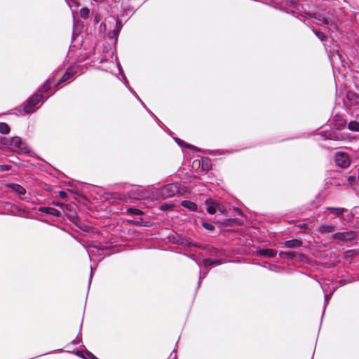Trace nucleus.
Listing matches in <instances>:
<instances>
[{
  "mask_svg": "<svg viewBox=\"0 0 359 359\" xmlns=\"http://www.w3.org/2000/svg\"><path fill=\"white\" fill-rule=\"evenodd\" d=\"M183 193L181 185L178 183H172L163 186L159 189L158 195L163 198H168L174 196L175 194Z\"/></svg>",
  "mask_w": 359,
  "mask_h": 359,
  "instance_id": "f257e3e1",
  "label": "nucleus"
},
{
  "mask_svg": "<svg viewBox=\"0 0 359 359\" xmlns=\"http://www.w3.org/2000/svg\"><path fill=\"white\" fill-rule=\"evenodd\" d=\"M9 144L13 149L20 153L25 154L29 151L27 144L22 142L21 138L19 137H13L11 138Z\"/></svg>",
  "mask_w": 359,
  "mask_h": 359,
  "instance_id": "f03ea898",
  "label": "nucleus"
},
{
  "mask_svg": "<svg viewBox=\"0 0 359 359\" xmlns=\"http://www.w3.org/2000/svg\"><path fill=\"white\" fill-rule=\"evenodd\" d=\"M42 95L38 93L34 94L30 97L24 106V111L25 114L34 112L35 111L34 106L42 100Z\"/></svg>",
  "mask_w": 359,
  "mask_h": 359,
  "instance_id": "7ed1b4c3",
  "label": "nucleus"
},
{
  "mask_svg": "<svg viewBox=\"0 0 359 359\" xmlns=\"http://www.w3.org/2000/svg\"><path fill=\"white\" fill-rule=\"evenodd\" d=\"M334 160L337 165L341 168H348L351 164L349 157L345 153L339 152L336 154Z\"/></svg>",
  "mask_w": 359,
  "mask_h": 359,
  "instance_id": "20e7f679",
  "label": "nucleus"
},
{
  "mask_svg": "<svg viewBox=\"0 0 359 359\" xmlns=\"http://www.w3.org/2000/svg\"><path fill=\"white\" fill-rule=\"evenodd\" d=\"M354 233L353 232H338L333 235L332 238L334 240H340L342 241H351L354 238Z\"/></svg>",
  "mask_w": 359,
  "mask_h": 359,
  "instance_id": "39448f33",
  "label": "nucleus"
},
{
  "mask_svg": "<svg viewBox=\"0 0 359 359\" xmlns=\"http://www.w3.org/2000/svg\"><path fill=\"white\" fill-rule=\"evenodd\" d=\"M79 69L78 66L76 67H70L67 69L65 74L63 75V76L60 79V83H63L70 79L72 76H73L76 72Z\"/></svg>",
  "mask_w": 359,
  "mask_h": 359,
  "instance_id": "423d86ee",
  "label": "nucleus"
},
{
  "mask_svg": "<svg viewBox=\"0 0 359 359\" xmlns=\"http://www.w3.org/2000/svg\"><path fill=\"white\" fill-rule=\"evenodd\" d=\"M318 231L320 234L333 233L335 231V226L334 224H323L318 227Z\"/></svg>",
  "mask_w": 359,
  "mask_h": 359,
  "instance_id": "0eeeda50",
  "label": "nucleus"
},
{
  "mask_svg": "<svg viewBox=\"0 0 359 359\" xmlns=\"http://www.w3.org/2000/svg\"><path fill=\"white\" fill-rule=\"evenodd\" d=\"M206 210L210 215H213L217 212V203L212 199H207L205 201Z\"/></svg>",
  "mask_w": 359,
  "mask_h": 359,
  "instance_id": "6e6552de",
  "label": "nucleus"
},
{
  "mask_svg": "<svg viewBox=\"0 0 359 359\" xmlns=\"http://www.w3.org/2000/svg\"><path fill=\"white\" fill-rule=\"evenodd\" d=\"M351 104L359 108V95L354 92L348 91L346 95Z\"/></svg>",
  "mask_w": 359,
  "mask_h": 359,
  "instance_id": "1a4fd4ad",
  "label": "nucleus"
},
{
  "mask_svg": "<svg viewBox=\"0 0 359 359\" xmlns=\"http://www.w3.org/2000/svg\"><path fill=\"white\" fill-rule=\"evenodd\" d=\"M258 255L266 257H274L277 255V251L273 249H262L257 252Z\"/></svg>",
  "mask_w": 359,
  "mask_h": 359,
  "instance_id": "9d476101",
  "label": "nucleus"
},
{
  "mask_svg": "<svg viewBox=\"0 0 359 359\" xmlns=\"http://www.w3.org/2000/svg\"><path fill=\"white\" fill-rule=\"evenodd\" d=\"M302 244H303L302 241H301L298 239H293V240L285 241L283 243V246L285 248H296L302 246Z\"/></svg>",
  "mask_w": 359,
  "mask_h": 359,
  "instance_id": "9b49d317",
  "label": "nucleus"
},
{
  "mask_svg": "<svg viewBox=\"0 0 359 359\" xmlns=\"http://www.w3.org/2000/svg\"><path fill=\"white\" fill-rule=\"evenodd\" d=\"M40 210L42 212H44V213H46V214H49V215H53V216H56V217H60L61 213L59 210L55 209V208H47V207H44V208H41L40 209Z\"/></svg>",
  "mask_w": 359,
  "mask_h": 359,
  "instance_id": "f8f14e48",
  "label": "nucleus"
},
{
  "mask_svg": "<svg viewBox=\"0 0 359 359\" xmlns=\"http://www.w3.org/2000/svg\"><path fill=\"white\" fill-rule=\"evenodd\" d=\"M326 209L330 210L332 214L336 216L342 215L346 210L344 208L327 207Z\"/></svg>",
  "mask_w": 359,
  "mask_h": 359,
  "instance_id": "ddd939ff",
  "label": "nucleus"
},
{
  "mask_svg": "<svg viewBox=\"0 0 359 359\" xmlns=\"http://www.w3.org/2000/svg\"><path fill=\"white\" fill-rule=\"evenodd\" d=\"M182 205L186 208L189 209L190 210H192V211H195L197 209L196 204L191 201H182Z\"/></svg>",
  "mask_w": 359,
  "mask_h": 359,
  "instance_id": "4468645a",
  "label": "nucleus"
},
{
  "mask_svg": "<svg viewBox=\"0 0 359 359\" xmlns=\"http://www.w3.org/2000/svg\"><path fill=\"white\" fill-rule=\"evenodd\" d=\"M296 253L294 252H280L279 257L280 258H285L287 259H293L295 257Z\"/></svg>",
  "mask_w": 359,
  "mask_h": 359,
  "instance_id": "2eb2a0df",
  "label": "nucleus"
},
{
  "mask_svg": "<svg viewBox=\"0 0 359 359\" xmlns=\"http://www.w3.org/2000/svg\"><path fill=\"white\" fill-rule=\"evenodd\" d=\"M221 264V262L218 259H216V260H212V259H205L203 260V264L206 266V267H209V266H218Z\"/></svg>",
  "mask_w": 359,
  "mask_h": 359,
  "instance_id": "dca6fc26",
  "label": "nucleus"
},
{
  "mask_svg": "<svg viewBox=\"0 0 359 359\" xmlns=\"http://www.w3.org/2000/svg\"><path fill=\"white\" fill-rule=\"evenodd\" d=\"M11 188L20 195H25L26 193L25 189L18 184H13L11 185Z\"/></svg>",
  "mask_w": 359,
  "mask_h": 359,
  "instance_id": "f3484780",
  "label": "nucleus"
},
{
  "mask_svg": "<svg viewBox=\"0 0 359 359\" xmlns=\"http://www.w3.org/2000/svg\"><path fill=\"white\" fill-rule=\"evenodd\" d=\"M348 128L350 130L359 132V122L352 121L348 123Z\"/></svg>",
  "mask_w": 359,
  "mask_h": 359,
  "instance_id": "a211bd4d",
  "label": "nucleus"
},
{
  "mask_svg": "<svg viewBox=\"0 0 359 359\" xmlns=\"http://www.w3.org/2000/svg\"><path fill=\"white\" fill-rule=\"evenodd\" d=\"M10 132V127L6 123H0V133L1 134H8Z\"/></svg>",
  "mask_w": 359,
  "mask_h": 359,
  "instance_id": "6ab92c4d",
  "label": "nucleus"
},
{
  "mask_svg": "<svg viewBox=\"0 0 359 359\" xmlns=\"http://www.w3.org/2000/svg\"><path fill=\"white\" fill-rule=\"evenodd\" d=\"M52 83H53V81L50 79H48L46 82V83L39 88V91L40 93H43V92L48 91V89L50 88V86L52 85Z\"/></svg>",
  "mask_w": 359,
  "mask_h": 359,
  "instance_id": "aec40b11",
  "label": "nucleus"
},
{
  "mask_svg": "<svg viewBox=\"0 0 359 359\" xmlns=\"http://www.w3.org/2000/svg\"><path fill=\"white\" fill-rule=\"evenodd\" d=\"M79 13H80L81 17L86 19L89 17L90 9L88 8L87 7H83L80 10Z\"/></svg>",
  "mask_w": 359,
  "mask_h": 359,
  "instance_id": "412c9836",
  "label": "nucleus"
},
{
  "mask_svg": "<svg viewBox=\"0 0 359 359\" xmlns=\"http://www.w3.org/2000/svg\"><path fill=\"white\" fill-rule=\"evenodd\" d=\"M177 143L181 146V147H187L188 148H191L196 151H198V149H196V147H195L194 146H192L191 144H187L185 143L184 141H182V140L179 139V138H176L175 139Z\"/></svg>",
  "mask_w": 359,
  "mask_h": 359,
  "instance_id": "4be33fe9",
  "label": "nucleus"
},
{
  "mask_svg": "<svg viewBox=\"0 0 359 359\" xmlns=\"http://www.w3.org/2000/svg\"><path fill=\"white\" fill-rule=\"evenodd\" d=\"M128 213L135 215H140L142 214V211L136 208H129L127 210Z\"/></svg>",
  "mask_w": 359,
  "mask_h": 359,
  "instance_id": "5701e85b",
  "label": "nucleus"
},
{
  "mask_svg": "<svg viewBox=\"0 0 359 359\" xmlns=\"http://www.w3.org/2000/svg\"><path fill=\"white\" fill-rule=\"evenodd\" d=\"M315 34L316 35V36L320 40V41H324L325 39H326V36L325 35L324 33H323L322 32H320V31H316L314 32Z\"/></svg>",
  "mask_w": 359,
  "mask_h": 359,
  "instance_id": "b1692460",
  "label": "nucleus"
},
{
  "mask_svg": "<svg viewBox=\"0 0 359 359\" xmlns=\"http://www.w3.org/2000/svg\"><path fill=\"white\" fill-rule=\"evenodd\" d=\"M83 358H85L86 359H98L92 353L89 351H86L85 353V355H83Z\"/></svg>",
  "mask_w": 359,
  "mask_h": 359,
  "instance_id": "393cba45",
  "label": "nucleus"
},
{
  "mask_svg": "<svg viewBox=\"0 0 359 359\" xmlns=\"http://www.w3.org/2000/svg\"><path fill=\"white\" fill-rule=\"evenodd\" d=\"M203 226L205 229H206L208 230H210V231H212L215 229V227H214V226L212 224L207 223V222L203 223Z\"/></svg>",
  "mask_w": 359,
  "mask_h": 359,
  "instance_id": "a878e982",
  "label": "nucleus"
},
{
  "mask_svg": "<svg viewBox=\"0 0 359 359\" xmlns=\"http://www.w3.org/2000/svg\"><path fill=\"white\" fill-rule=\"evenodd\" d=\"M217 211L220 212L222 214H225L226 210L223 205L217 203Z\"/></svg>",
  "mask_w": 359,
  "mask_h": 359,
  "instance_id": "bb28decb",
  "label": "nucleus"
},
{
  "mask_svg": "<svg viewBox=\"0 0 359 359\" xmlns=\"http://www.w3.org/2000/svg\"><path fill=\"white\" fill-rule=\"evenodd\" d=\"M348 181L349 182V183H350L351 184H354V183H356L357 182H358V177L356 178V177H355V176H349V177H348Z\"/></svg>",
  "mask_w": 359,
  "mask_h": 359,
  "instance_id": "cd10ccee",
  "label": "nucleus"
},
{
  "mask_svg": "<svg viewBox=\"0 0 359 359\" xmlns=\"http://www.w3.org/2000/svg\"><path fill=\"white\" fill-rule=\"evenodd\" d=\"M202 169L208 170L209 169V162H205L204 161L202 163Z\"/></svg>",
  "mask_w": 359,
  "mask_h": 359,
  "instance_id": "c85d7f7f",
  "label": "nucleus"
},
{
  "mask_svg": "<svg viewBox=\"0 0 359 359\" xmlns=\"http://www.w3.org/2000/svg\"><path fill=\"white\" fill-rule=\"evenodd\" d=\"M11 166L8 165H0V170L1 171H7L10 170Z\"/></svg>",
  "mask_w": 359,
  "mask_h": 359,
  "instance_id": "c756f323",
  "label": "nucleus"
},
{
  "mask_svg": "<svg viewBox=\"0 0 359 359\" xmlns=\"http://www.w3.org/2000/svg\"><path fill=\"white\" fill-rule=\"evenodd\" d=\"M68 1V3L69 4H74L76 7L79 6V3L77 1V0H67Z\"/></svg>",
  "mask_w": 359,
  "mask_h": 359,
  "instance_id": "7c9ffc66",
  "label": "nucleus"
},
{
  "mask_svg": "<svg viewBox=\"0 0 359 359\" xmlns=\"http://www.w3.org/2000/svg\"><path fill=\"white\" fill-rule=\"evenodd\" d=\"M129 89L133 93V94L135 95V96L137 98V100H140L142 102V104L144 106V103L141 101L140 98L138 97V95L134 91H133L132 88H129Z\"/></svg>",
  "mask_w": 359,
  "mask_h": 359,
  "instance_id": "2f4dec72",
  "label": "nucleus"
},
{
  "mask_svg": "<svg viewBox=\"0 0 359 359\" xmlns=\"http://www.w3.org/2000/svg\"><path fill=\"white\" fill-rule=\"evenodd\" d=\"M60 196L62 197V198H65L67 196V194L65 192V191H60Z\"/></svg>",
  "mask_w": 359,
  "mask_h": 359,
  "instance_id": "473e14b6",
  "label": "nucleus"
},
{
  "mask_svg": "<svg viewBox=\"0 0 359 359\" xmlns=\"http://www.w3.org/2000/svg\"><path fill=\"white\" fill-rule=\"evenodd\" d=\"M330 298V297L329 295H327V294L325 295V303H327V302L329 301Z\"/></svg>",
  "mask_w": 359,
  "mask_h": 359,
  "instance_id": "72a5a7b5",
  "label": "nucleus"
},
{
  "mask_svg": "<svg viewBox=\"0 0 359 359\" xmlns=\"http://www.w3.org/2000/svg\"><path fill=\"white\" fill-rule=\"evenodd\" d=\"M329 21H330L329 20L325 19V23L327 24V25H329Z\"/></svg>",
  "mask_w": 359,
  "mask_h": 359,
  "instance_id": "f704fd0d",
  "label": "nucleus"
},
{
  "mask_svg": "<svg viewBox=\"0 0 359 359\" xmlns=\"http://www.w3.org/2000/svg\"><path fill=\"white\" fill-rule=\"evenodd\" d=\"M145 197H146V196H145L144 195H142V196H140L139 197V198H145Z\"/></svg>",
  "mask_w": 359,
  "mask_h": 359,
  "instance_id": "c9c22d12",
  "label": "nucleus"
}]
</instances>
